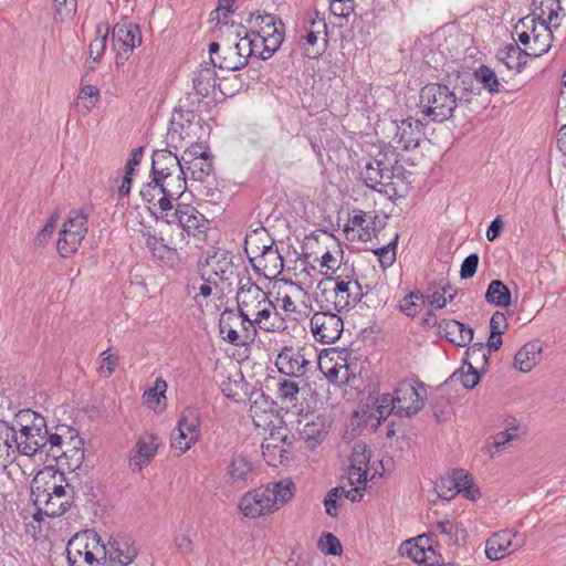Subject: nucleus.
I'll use <instances>...</instances> for the list:
<instances>
[{"mask_svg": "<svg viewBox=\"0 0 566 566\" xmlns=\"http://www.w3.org/2000/svg\"><path fill=\"white\" fill-rule=\"evenodd\" d=\"M396 163V158H390L387 153L379 151L373 160L366 164L361 172L364 184L368 188L384 193L388 199L401 197L394 181Z\"/></svg>", "mask_w": 566, "mask_h": 566, "instance_id": "39448f33", "label": "nucleus"}, {"mask_svg": "<svg viewBox=\"0 0 566 566\" xmlns=\"http://www.w3.org/2000/svg\"><path fill=\"white\" fill-rule=\"evenodd\" d=\"M423 541V536H419L417 542L413 539H407L400 547L402 553H406L411 559L418 564H424L427 566H434V563L429 560L428 554H433V551L429 547L426 549L420 543Z\"/></svg>", "mask_w": 566, "mask_h": 566, "instance_id": "c03bdc74", "label": "nucleus"}, {"mask_svg": "<svg viewBox=\"0 0 566 566\" xmlns=\"http://www.w3.org/2000/svg\"><path fill=\"white\" fill-rule=\"evenodd\" d=\"M317 546L325 555L339 556L343 552L340 541L332 533H325L319 538Z\"/></svg>", "mask_w": 566, "mask_h": 566, "instance_id": "e2e57ef3", "label": "nucleus"}, {"mask_svg": "<svg viewBox=\"0 0 566 566\" xmlns=\"http://www.w3.org/2000/svg\"><path fill=\"white\" fill-rule=\"evenodd\" d=\"M88 218L82 209H72L59 232L56 249L61 256L67 258L75 253L88 231Z\"/></svg>", "mask_w": 566, "mask_h": 566, "instance_id": "423d86ee", "label": "nucleus"}, {"mask_svg": "<svg viewBox=\"0 0 566 566\" xmlns=\"http://www.w3.org/2000/svg\"><path fill=\"white\" fill-rule=\"evenodd\" d=\"M316 19L311 20V29L306 32L304 36H302L305 42L303 43L305 54L308 57H316L321 54L322 50L315 49V44L317 43L318 36L322 32H326V23L323 18H318V13H316Z\"/></svg>", "mask_w": 566, "mask_h": 566, "instance_id": "4c0bfd02", "label": "nucleus"}, {"mask_svg": "<svg viewBox=\"0 0 566 566\" xmlns=\"http://www.w3.org/2000/svg\"><path fill=\"white\" fill-rule=\"evenodd\" d=\"M418 107L423 117L442 123L453 116L458 107V98L449 86L429 83L420 91Z\"/></svg>", "mask_w": 566, "mask_h": 566, "instance_id": "f03ea898", "label": "nucleus"}, {"mask_svg": "<svg viewBox=\"0 0 566 566\" xmlns=\"http://www.w3.org/2000/svg\"><path fill=\"white\" fill-rule=\"evenodd\" d=\"M212 64L221 70L229 71H238L245 67L244 60H241L233 45L224 46L218 57H212Z\"/></svg>", "mask_w": 566, "mask_h": 566, "instance_id": "a18cd8bd", "label": "nucleus"}, {"mask_svg": "<svg viewBox=\"0 0 566 566\" xmlns=\"http://www.w3.org/2000/svg\"><path fill=\"white\" fill-rule=\"evenodd\" d=\"M553 29L545 23H536L535 18L525 17L514 27L513 38L524 46L527 56L538 57L548 52L553 42Z\"/></svg>", "mask_w": 566, "mask_h": 566, "instance_id": "20e7f679", "label": "nucleus"}, {"mask_svg": "<svg viewBox=\"0 0 566 566\" xmlns=\"http://www.w3.org/2000/svg\"><path fill=\"white\" fill-rule=\"evenodd\" d=\"M457 479L454 476V472L452 471L450 474L442 476L439 482L436 484V490L439 497L450 501L460 493V489H457Z\"/></svg>", "mask_w": 566, "mask_h": 566, "instance_id": "13d9d810", "label": "nucleus"}, {"mask_svg": "<svg viewBox=\"0 0 566 566\" xmlns=\"http://www.w3.org/2000/svg\"><path fill=\"white\" fill-rule=\"evenodd\" d=\"M525 544V538L512 530L494 533L485 543V555L491 560H499Z\"/></svg>", "mask_w": 566, "mask_h": 566, "instance_id": "4468645a", "label": "nucleus"}, {"mask_svg": "<svg viewBox=\"0 0 566 566\" xmlns=\"http://www.w3.org/2000/svg\"><path fill=\"white\" fill-rule=\"evenodd\" d=\"M242 323V315L233 310H224L219 319V332L223 340L231 345L241 346V338L238 331Z\"/></svg>", "mask_w": 566, "mask_h": 566, "instance_id": "c756f323", "label": "nucleus"}, {"mask_svg": "<svg viewBox=\"0 0 566 566\" xmlns=\"http://www.w3.org/2000/svg\"><path fill=\"white\" fill-rule=\"evenodd\" d=\"M541 347L536 343L525 344L514 356V367L523 373H528L537 364Z\"/></svg>", "mask_w": 566, "mask_h": 566, "instance_id": "f704fd0d", "label": "nucleus"}, {"mask_svg": "<svg viewBox=\"0 0 566 566\" xmlns=\"http://www.w3.org/2000/svg\"><path fill=\"white\" fill-rule=\"evenodd\" d=\"M214 67L213 64L205 63L193 72V90L199 97H208L214 93L217 87V72Z\"/></svg>", "mask_w": 566, "mask_h": 566, "instance_id": "c85d7f7f", "label": "nucleus"}, {"mask_svg": "<svg viewBox=\"0 0 566 566\" xmlns=\"http://www.w3.org/2000/svg\"><path fill=\"white\" fill-rule=\"evenodd\" d=\"M518 434L503 430L492 437V442L489 446L488 453L494 457L500 450L504 449L510 442L517 441Z\"/></svg>", "mask_w": 566, "mask_h": 566, "instance_id": "680f3d73", "label": "nucleus"}, {"mask_svg": "<svg viewBox=\"0 0 566 566\" xmlns=\"http://www.w3.org/2000/svg\"><path fill=\"white\" fill-rule=\"evenodd\" d=\"M108 35V27L105 24H98L96 27V38L91 42L88 48L90 56L96 61L105 52Z\"/></svg>", "mask_w": 566, "mask_h": 566, "instance_id": "4d7b16f0", "label": "nucleus"}, {"mask_svg": "<svg viewBox=\"0 0 566 566\" xmlns=\"http://www.w3.org/2000/svg\"><path fill=\"white\" fill-rule=\"evenodd\" d=\"M489 356L486 347L483 343H475L471 345L467 350L468 360L465 364L472 363L473 366L484 368L489 364Z\"/></svg>", "mask_w": 566, "mask_h": 566, "instance_id": "052dcab7", "label": "nucleus"}, {"mask_svg": "<svg viewBox=\"0 0 566 566\" xmlns=\"http://www.w3.org/2000/svg\"><path fill=\"white\" fill-rule=\"evenodd\" d=\"M181 165L180 158L170 150H156L151 160L153 178L160 179L180 172Z\"/></svg>", "mask_w": 566, "mask_h": 566, "instance_id": "bb28decb", "label": "nucleus"}, {"mask_svg": "<svg viewBox=\"0 0 566 566\" xmlns=\"http://www.w3.org/2000/svg\"><path fill=\"white\" fill-rule=\"evenodd\" d=\"M266 238V240H270L268 238V233L264 228H261L259 230H254L251 234L245 235V251L247 253H251L254 255V258L259 256L261 254L262 245H259V241H263V238Z\"/></svg>", "mask_w": 566, "mask_h": 566, "instance_id": "69168bd1", "label": "nucleus"}, {"mask_svg": "<svg viewBox=\"0 0 566 566\" xmlns=\"http://www.w3.org/2000/svg\"><path fill=\"white\" fill-rule=\"evenodd\" d=\"M172 201H174L172 199H168L166 197H160L158 199L159 208L151 210V214L157 220H163L164 222H166L168 224L177 223L178 226H180V222H181V218L179 217L180 216V212H179L180 203H178L177 207L175 208L172 205Z\"/></svg>", "mask_w": 566, "mask_h": 566, "instance_id": "49530a36", "label": "nucleus"}, {"mask_svg": "<svg viewBox=\"0 0 566 566\" xmlns=\"http://www.w3.org/2000/svg\"><path fill=\"white\" fill-rule=\"evenodd\" d=\"M255 467L243 453H234L224 470L223 483L232 490H242L254 480Z\"/></svg>", "mask_w": 566, "mask_h": 566, "instance_id": "1a4fd4ad", "label": "nucleus"}, {"mask_svg": "<svg viewBox=\"0 0 566 566\" xmlns=\"http://www.w3.org/2000/svg\"><path fill=\"white\" fill-rule=\"evenodd\" d=\"M424 300V295L420 293L419 291H415L406 295L399 303V308L402 313H405L407 316H416Z\"/></svg>", "mask_w": 566, "mask_h": 566, "instance_id": "bf43d9fd", "label": "nucleus"}, {"mask_svg": "<svg viewBox=\"0 0 566 566\" xmlns=\"http://www.w3.org/2000/svg\"><path fill=\"white\" fill-rule=\"evenodd\" d=\"M12 427H15V429H28L31 431H45L48 428L44 417L31 409L19 411Z\"/></svg>", "mask_w": 566, "mask_h": 566, "instance_id": "a19ab883", "label": "nucleus"}, {"mask_svg": "<svg viewBox=\"0 0 566 566\" xmlns=\"http://www.w3.org/2000/svg\"><path fill=\"white\" fill-rule=\"evenodd\" d=\"M31 499L36 509L34 518L42 515L55 517L64 514L73 503V488L65 482L63 473L45 469L35 474L31 482Z\"/></svg>", "mask_w": 566, "mask_h": 566, "instance_id": "f257e3e1", "label": "nucleus"}, {"mask_svg": "<svg viewBox=\"0 0 566 566\" xmlns=\"http://www.w3.org/2000/svg\"><path fill=\"white\" fill-rule=\"evenodd\" d=\"M515 42L510 43L505 45L500 52H499V59L506 65L510 70H517L522 65L526 63L525 57L527 56L524 53V48L521 49L517 45L516 36L514 38Z\"/></svg>", "mask_w": 566, "mask_h": 566, "instance_id": "79ce46f5", "label": "nucleus"}, {"mask_svg": "<svg viewBox=\"0 0 566 566\" xmlns=\"http://www.w3.org/2000/svg\"><path fill=\"white\" fill-rule=\"evenodd\" d=\"M181 169L188 179L203 181L212 171V160L203 144H193L180 157Z\"/></svg>", "mask_w": 566, "mask_h": 566, "instance_id": "6e6552de", "label": "nucleus"}, {"mask_svg": "<svg viewBox=\"0 0 566 566\" xmlns=\"http://www.w3.org/2000/svg\"><path fill=\"white\" fill-rule=\"evenodd\" d=\"M17 442V429L6 421H0V468L6 469L17 455L13 443Z\"/></svg>", "mask_w": 566, "mask_h": 566, "instance_id": "2f4dec72", "label": "nucleus"}, {"mask_svg": "<svg viewBox=\"0 0 566 566\" xmlns=\"http://www.w3.org/2000/svg\"><path fill=\"white\" fill-rule=\"evenodd\" d=\"M138 549L127 537H115L105 546V559L109 566H128L137 557Z\"/></svg>", "mask_w": 566, "mask_h": 566, "instance_id": "6ab92c4d", "label": "nucleus"}, {"mask_svg": "<svg viewBox=\"0 0 566 566\" xmlns=\"http://www.w3.org/2000/svg\"><path fill=\"white\" fill-rule=\"evenodd\" d=\"M43 431H31L28 429H17V442L13 443L15 455L21 453L23 455L33 457L41 452L42 447H45Z\"/></svg>", "mask_w": 566, "mask_h": 566, "instance_id": "a878e982", "label": "nucleus"}, {"mask_svg": "<svg viewBox=\"0 0 566 566\" xmlns=\"http://www.w3.org/2000/svg\"><path fill=\"white\" fill-rule=\"evenodd\" d=\"M457 479V489H460V493L471 501H475L480 497L481 493L479 489L473 484L471 475L463 469L453 470Z\"/></svg>", "mask_w": 566, "mask_h": 566, "instance_id": "603ef678", "label": "nucleus"}, {"mask_svg": "<svg viewBox=\"0 0 566 566\" xmlns=\"http://www.w3.org/2000/svg\"><path fill=\"white\" fill-rule=\"evenodd\" d=\"M377 423L379 424L381 419H386L391 412H396V401L394 395L385 394L378 400L376 408Z\"/></svg>", "mask_w": 566, "mask_h": 566, "instance_id": "774afa93", "label": "nucleus"}, {"mask_svg": "<svg viewBox=\"0 0 566 566\" xmlns=\"http://www.w3.org/2000/svg\"><path fill=\"white\" fill-rule=\"evenodd\" d=\"M112 39L115 49L132 52L142 44V32L137 24L118 23L113 29Z\"/></svg>", "mask_w": 566, "mask_h": 566, "instance_id": "b1692460", "label": "nucleus"}, {"mask_svg": "<svg viewBox=\"0 0 566 566\" xmlns=\"http://www.w3.org/2000/svg\"><path fill=\"white\" fill-rule=\"evenodd\" d=\"M200 437V416L197 409L182 410L177 427L171 432V448L184 454L195 446Z\"/></svg>", "mask_w": 566, "mask_h": 566, "instance_id": "0eeeda50", "label": "nucleus"}, {"mask_svg": "<svg viewBox=\"0 0 566 566\" xmlns=\"http://www.w3.org/2000/svg\"><path fill=\"white\" fill-rule=\"evenodd\" d=\"M535 7V19L538 23H545L551 28L557 29L563 18L566 15L559 0H533Z\"/></svg>", "mask_w": 566, "mask_h": 566, "instance_id": "393cba45", "label": "nucleus"}, {"mask_svg": "<svg viewBox=\"0 0 566 566\" xmlns=\"http://www.w3.org/2000/svg\"><path fill=\"white\" fill-rule=\"evenodd\" d=\"M254 324L264 332H275L282 327V318L276 307L270 300H266L254 313Z\"/></svg>", "mask_w": 566, "mask_h": 566, "instance_id": "7c9ffc66", "label": "nucleus"}, {"mask_svg": "<svg viewBox=\"0 0 566 566\" xmlns=\"http://www.w3.org/2000/svg\"><path fill=\"white\" fill-rule=\"evenodd\" d=\"M311 365L307 358L306 348L301 346H284L275 358L277 370L287 377H303Z\"/></svg>", "mask_w": 566, "mask_h": 566, "instance_id": "9d476101", "label": "nucleus"}, {"mask_svg": "<svg viewBox=\"0 0 566 566\" xmlns=\"http://www.w3.org/2000/svg\"><path fill=\"white\" fill-rule=\"evenodd\" d=\"M474 76L476 81L480 82L490 93L500 92L501 83L491 67L481 65L475 70Z\"/></svg>", "mask_w": 566, "mask_h": 566, "instance_id": "5fc2aeb1", "label": "nucleus"}, {"mask_svg": "<svg viewBox=\"0 0 566 566\" xmlns=\"http://www.w3.org/2000/svg\"><path fill=\"white\" fill-rule=\"evenodd\" d=\"M77 10V0H52V17L55 22L72 21Z\"/></svg>", "mask_w": 566, "mask_h": 566, "instance_id": "09e8293b", "label": "nucleus"}, {"mask_svg": "<svg viewBox=\"0 0 566 566\" xmlns=\"http://www.w3.org/2000/svg\"><path fill=\"white\" fill-rule=\"evenodd\" d=\"M264 488L270 490L271 501L276 510L279 505L287 503L294 496L295 492V484L291 479H284Z\"/></svg>", "mask_w": 566, "mask_h": 566, "instance_id": "58836bf2", "label": "nucleus"}, {"mask_svg": "<svg viewBox=\"0 0 566 566\" xmlns=\"http://www.w3.org/2000/svg\"><path fill=\"white\" fill-rule=\"evenodd\" d=\"M300 392L298 384L294 380L283 379L277 382V397L282 401L294 402Z\"/></svg>", "mask_w": 566, "mask_h": 566, "instance_id": "0e129e2a", "label": "nucleus"}, {"mask_svg": "<svg viewBox=\"0 0 566 566\" xmlns=\"http://www.w3.org/2000/svg\"><path fill=\"white\" fill-rule=\"evenodd\" d=\"M251 25L249 34L270 38L272 35H284V24L275 15L270 13H262L260 11L253 12L248 19Z\"/></svg>", "mask_w": 566, "mask_h": 566, "instance_id": "412c9836", "label": "nucleus"}, {"mask_svg": "<svg viewBox=\"0 0 566 566\" xmlns=\"http://www.w3.org/2000/svg\"><path fill=\"white\" fill-rule=\"evenodd\" d=\"M66 558L69 566H102L105 545L97 533H77L67 542Z\"/></svg>", "mask_w": 566, "mask_h": 566, "instance_id": "7ed1b4c3", "label": "nucleus"}, {"mask_svg": "<svg viewBox=\"0 0 566 566\" xmlns=\"http://www.w3.org/2000/svg\"><path fill=\"white\" fill-rule=\"evenodd\" d=\"M99 91L93 85H85L81 88L76 101V107L83 114H87L98 101Z\"/></svg>", "mask_w": 566, "mask_h": 566, "instance_id": "864d4df0", "label": "nucleus"}, {"mask_svg": "<svg viewBox=\"0 0 566 566\" xmlns=\"http://www.w3.org/2000/svg\"><path fill=\"white\" fill-rule=\"evenodd\" d=\"M353 216L344 228L346 239L349 241H369L375 234V220L377 216H371L363 210H354Z\"/></svg>", "mask_w": 566, "mask_h": 566, "instance_id": "a211bd4d", "label": "nucleus"}, {"mask_svg": "<svg viewBox=\"0 0 566 566\" xmlns=\"http://www.w3.org/2000/svg\"><path fill=\"white\" fill-rule=\"evenodd\" d=\"M161 196H164V191L159 187L157 180L154 178L150 182L146 184L140 190V197L143 201L147 205V208L150 213L151 210L159 208L158 199Z\"/></svg>", "mask_w": 566, "mask_h": 566, "instance_id": "6e6d98bb", "label": "nucleus"}, {"mask_svg": "<svg viewBox=\"0 0 566 566\" xmlns=\"http://www.w3.org/2000/svg\"><path fill=\"white\" fill-rule=\"evenodd\" d=\"M266 300L268 294L249 275L240 277L237 292L238 313L253 314Z\"/></svg>", "mask_w": 566, "mask_h": 566, "instance_id": "2eb2a0df", "label": "nucleus"}, {"mask_svg": "<svg viewBox=\"0 0 566 566\" xmlns=\"http://www.w3.org/2000/svg\"><path fill=\"white\" fill-rule=\"evenodd\" d=\"M253 57L260 60L270 59L281 46L284 35H272L270 38L249 34Z\"/></svg>", "mask_w": 566, "mask_h": 566, "instance_id": "473e14b6", "label": "nucleus"}, {"mask_svg": "<svg viewBox=\"0 0 566 566\" xmlns=\"http://www.w3.org/2000/svg\"><path fill=\"white\" fill-rule=\"evenodd\" d=\"M200 274L201 277H212L216 281L218 279L231 284L230 281L235 274V266L228 253L216 251L200 261Z\"/></svg>", "mask_w": 566, "mask_h": 566, "instance_id": "dca6fc26", "label": "nucleus"}, {"mask_svg": "<svg viewBox=\"0 0 566 566\" xmlns=\"http://www.w3.org/2000/svg\"><path fill=\"white\" fill-rule=\"evenodd\" d=\"M336 292L331 293L334 295V304L342 310L354 307L361 301L364 293L363 287L356 280H335Z\"/></svg>", "mask_w": 566, "mask_h": 566, "instance_id": "4be33fe9", "label": "nucleus"}, {"mask_svg": "<svg viewBox=\"0 0 566 566\" xmlns=\"http://www.w3.org/2000/svg\"><path fill=\"white\" fill-rule=\"evenodd\" d=\"M160 439L153 432H144L136 441L129 455V467L133 471H142L148 465L158 452Z\"/></svg>", "mask_w": 566, "mask_h": 566, "instance_id": "f3484780", "label": "nucleus"}, {"mask_svg": "<svg viewBox=\"0 0 566 566\" xmlns=\"http://www.w3.org/2000/svg\"><path fill=\"white\" fill-rule=\"evenodd\" d=\"M329 292H336V283L332 277L326 279V281L321 282L317 286V291L315 293V301L318 304L321 312H340L342 308L334 304V295H329Z\"/></svg>", "mask_w": 566, "mask_h": 566, "instance_id": "e433bc0d", "label": "nucleus"}, {"mask_svg": "<svg viewBox=\"0 0 566 566\" xmlns=\"http://www.w3.org/2000/svg\"><path fill=\"white\" fill-rule=\"evenodd\" d=\"M424 395L426 390L422 386L417 388L408 380L399 382L394 392L396 413L400 417H410L417 413L423 406Z\"/></svg>", "mask_w": 566, "mask_h": 566, "instance_id": "f8f14e48", "label": "nucleus"}, {"mask_svg": "<svg viewBox=\"0 0 566 566\" xmlns=\"http://www.w3.org/2000/svg\"><path fill=\"white\" fill-rule=\"evenodd\" d=\"M140 238L147 249L150 251L153 256L158 259H164L165 253H168L171 251V249L164 242V239H158L155 234L150 232V230L146 227H143L139 230Z\"/></svg>", "mask_w": 566, "mask_h": 566, "instance_id": "8fccbe9b", "label": "nucleus"}, {"mask_svg": "<svg viewBox=\"0 0 566 566\" xmlns=\"http://www.w3.org/2000/svg\"><path fill=\"white\" fill-rule=\"evenodd\" d=\"M259 256H261L260 262H264V268L272 274H279L284 268V259L271 240H265L263 242L261 254Z\"/></svg>", "mask_w": 566, "mask_h": 566, "instance_id": "ea45409f", "label": "nucleus"}, {"mask_svg": "<svg viewBox=\"0 0 566 566\" xmlns=\"http://www.w3.org/2000/svg\"><path fill=\"white\" fill-rule=\"evenodd\" d=\"M45 447H42L40 453H45L48 457H51L53 460H59L63 454H67L64 448V440L59 433H49L46 429V434H44Z\"/></svg>", "mask_w": 566, "mask_h": 566, "instance_id": "3c124183", "label": "nucleus"}, {"mask_svg": "<svg viewBox=\"0 0 566 566\" xmlns=\"http://www.w3.org/2000/svg\"><path fill=\"white\" fill-rule=\"evenodd\" d=\"M397 239L398 235H396L392 242L374 251V253L378 256V260L384 269L391 266L396 260Z\"/></svg>", "mask_w": 566, "mask_h": 566, "instance_id": "338daca9", "label": "nucleus"}, {"mask_svg": "<svg viewBox=\"0 0 566 566\" xmlns=\"http://www.w3.org/2000/svg\"><path fill=\"white\" fill-rule=\"evenodd\" d=\"M439 333L457 346L464 347L473 339V329L455 319H443Z\"/></svg>", "mask_w": 566, "mask_h": 566, "instance_id": "cd10ccee", "label": "nucleus"}, {"mask_svg": "<svg viewBox=\"0 0 566 566\" xmlns=\"http://www.w3.org/2000/svg\"><path fill=\"white\" fill-rule=\"evenodd\" d=\"M167 388L168 385L165 379L161 377L156 378L154 386L146 389L143 394L144 405L156 410L160 406L161 400H166Z\"/></svg>", "mask_w": 566, "mask_h": 566, "instance_id": "de8ad7c7", "label": "nucleus"}, {"mask_svg": "<svg viewBox=\"0 0 566 566\" xmlns=\"http://www.w3.org/2000/svg\"><path fill=\"white\" fill-rule=\"evenodd\" d=\"M168 199L178 200L187 189L188 178L180 172H176L165 178L156 179Z\"/></svg>", "mask_w": 566, "mask_h": 566, "instance_id": "72a5a7b5", "label": "nucleus"}, {"mask_svg": "<svg viewBox=\"0 0 566 566\" xmlns=\"http://www.w3.org/2000/svg\"><path fill=\"white\" fill-rule=\"evenodd\" d=\"M310 325L315 339L323 344H332L337 340L344 329L340 316L332 312L314 313Z\"/></svg>", "mask_w": 566, "mask_h": 566, "instance_id": "ddd939ff", "label": "nucleus"}, {"mask_svg": "<svg viewBox=\"0 0 566 566\" xmlns=\"http://www.w3.org/2000/svg\"><path fill=\"white\" fill-rule=\"evenodd\" d=\"M286 436L271 433L270 437L264 438L261 448L262 454L269 464L274 465L277 458H282L283 453L286 452L284 446L286 443Z\"/></svg>", "mask_w": 566, "mask_h": 566, "instance_id": "c9c22d12", "label": "nucleus"}, {"mask_svg": "<svg viewBox=\"0 0 566 566\" xmlns=\"http://www.w3.org/2000/svg\"><path fill=\"white\" fill-rule=\"evenodd\" d=\"M180 227L188 235H192L198 240H203L208 220L195 207L190 205H179Z\"/></svg>", "mask_w": 566, "mask_h": 566, "instance_id": "5701e85b", "label": "nucleus"}, {"mask_svg": "<svg viewBox=\"0 0 566 566\" xmlns=\"http://www.w3.org/2000/svg\"><path fill=\"white\" fill-rule=\"evenodd\" d=\"M485 301L499 307H507L511 304V292L501 280H493L488 286Z\"/></svg>", "mask_w": 566, "mask_h": 566, "instance_id": "37998d69", "label": "nucleus"}, {"mask_svg": "<svg viewBox=\"0 0 566 566\" xmlns=\"http://www.w3.org/2000/svg\"><path fill=\"white\" fill-rule=\"evenodd\" d=\"M238 507L248 518H258L273 514L276 511L271 501L270 490L264 486L245 492L240 497Z\"/></svg>", "mask_w": 566, "mask_h": 566, "instance_id": "9b49d317", "label": "nucleus"}, {"mask_svg": "<svg viewBox=\"0 0 566 566\" xmlns=\"http://www.w3.org/2000/svg\"><path fill=\"white\" fill-rule=\"evenodd\" d=\"M423 124L420 119L408 117L396 125L394 142L402 150H409L419 146L423 136Z\"/></svg>", "mask_w": 566, "mask_h": 566, "instance_id": "aec40b11", "label": "nucleus"}]
</instances>
